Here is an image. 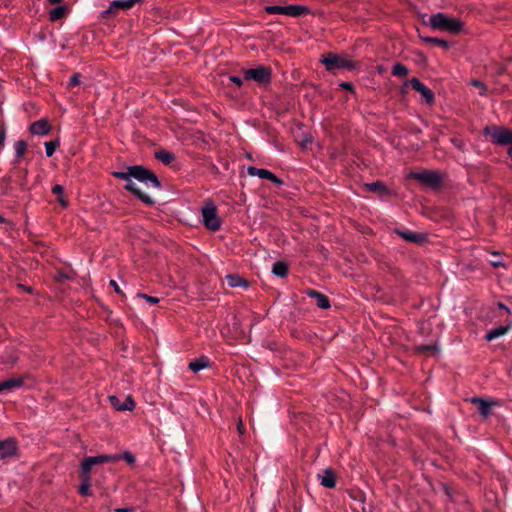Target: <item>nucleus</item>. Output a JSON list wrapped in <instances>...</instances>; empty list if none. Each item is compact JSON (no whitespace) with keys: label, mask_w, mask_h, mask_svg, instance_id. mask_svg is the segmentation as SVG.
<instances>
[{"label":"nucleus","mask_w":512,"mask_h":512,"mask_svg":"<svg viewBox=\"0 0 512 512\" xmlns=\"http://www.w3.org/2000/svg\"><path fill=\"white\" fill-rule=\"evenodd\" d=\"M112 175L125 181V190L131 192L141 202L149 206L155 204V201L148 194L142 192L132 180L135 179L146 186L151 185L160 190L162 188L161 182L153 171L141 165H132L128 166L126 171H114Z\"/></svg>","instance_id":"nucleus-1"},{"label":"nucleus","mask_w":512,"mask_h":512,"mask_svg":"<svg viewBox=\"0 0 512 512\" xmlns=\"http://www.w3.org/2000/svg\"><path fill=\"white\" fill-rule=\"evenodd\" d=\"M428 25L434 30L446 31L452 34L459 33L464 26L461 20L449 17L442 12L432 14L429 18Z\"/></svg>","instance_id":"nucleus-2"},{"label":"nucleus","mask_w":512,"mask_h":512,"mask_svg":"<svg viewBox=\"0 0 512 512\" xmlns=\"http://www.w3.org/2000/svg\"><path fill=\"white\" fill-rule=\"evenodd\" d=\"M321 63L324 64L327 71H335L341 69L354 70L357 66L356 63L349 57L334 53H327L323 55Z\"/></svg>","instance_id":"nucleus-3"},{"label":"nucleus","mask_w":512,"mask_h":512,"mask_svg":"<svg viewBox=\"0 0 512 512\" xmlns=\"http://www.w3.org/2000/svg\"><path fill=\"white\" fill-rule=\"evenodd\" d=\"M203 225L210 231H217L221 227V219L217 214V206L212 200H206L201 208Z\"/></svg>","instance_id":"nucleus-4"},{"label":"nucleus","mask_w":512,"mask_h":512,"mask_svg":"<svg viewBox=\"0 0 512 512\" xmlns=\"http://www.w3.org/2000/svg\"><path fill=\"white\" fill-rule=\"evenodd\" d=\"M268 14H282L290 17H300L309 13V8L304 5L292 4L286 6L268 5L264 7Z\"/></svg>","instance_id":"nucleus-5"},{"label":"nucleus","mask_w":512,"mask_h":512,"mask_svg":"<svg viewBox=\"0 0 512 512\" xmlns=\"http://www.w3.org/2000/svg\"><path fill=\"white\" fill-rule=\"evenodd\" d=\"M243 79L246 81L253 80L259 85H268L272 79V70L270 67L263 65L246 69L243 71Z\"/></svg>","instance_id":"nucleus-6"},{"label":"nucleus","mask_w":512,"mask_h":512,"mask_svg":"<svg viewBox=\"0 0 512 512\" xmlns=\"http://www.w3.org/2000/svg\"><path fill=\"white\" fill-rule=\"evenodd\" d=\"M121 460L119 454H101L97 456H89L83 459L80 464L81 474H90L94 465H101Z\"/></svg>","instance_id":"nucleus-7"},{"label":"nucleus","mask_w":512,"mask_h":512,"mask_svg":"<svg viewBox=\"0 0 512 512\" xmlns=\"http://www.w3.org/2000/svg\"><path fill=\"white\" fill-rule=\"evenodd\" d=\"M486 135H489L491 141L496 145L506 146L512 145V130L506 127L492 126L486 127L484 130Z\"/></svg>","instance_id":"nucleus-8"},{"label":"nucleus","mask_w":512,"mask_h":512,"mask_svg":"<svg viewBox=\"0 0 512 512\" xmlns=\"http://www.w3.org/2000/svg\"><path fill=\"white\" fill-rule=\"evenodd\" d=\"M410 177L432 188L439 187L442 183L441 175L435 171L413 172Z\"/></svg>","instance_id":"nucleus-9"},{"label":"nucleus","mask_w":512,"mask_h":512,"mask_svg":"<svg viewBox=\"0 0 512 512\" xmlns=\"http://www.w3.org/2000/svg\"><path fill=\"white\" fill-rule=\"evenodd\" d=\"M470 401L478 406L479 413L484 419H488L492 415L494 407L501 405L499 400H487L480 397H472Z\"/></svg>","instance_id":"nucleus-10"},{"label":"nucleus","mask_w":512,"mask_h":512,"mask_svg":"<svg viewBox=\"0 0 512 512\" xmlns=\"http://www.w3.org/2000/svg\"><path fill=\"white\" fill-rule=\"evenodd\" d=\"M18 445L13 437L0 440V461L12 458L17 454Z\"/></svg>","instance_id":"nucleus-11"},{"label":"nucleus","mask_w":512,"mask_h":512,"mask_svg":"<svg viewBox=\"0 0 512 512\" xmlns=\"http://www.w3.org/2000/svg\"><path fill=\"white\" fill-rule=\"evenodd\" d=\"M412 89L419 92L422 98L428 103L431 104L434 102L435 96L433 91L428 88L424 83H422L417 77H413L407 82Z\"/></svg>","instance_id":"nucleus-12"},{"label":"nucleus","mask_w":512,"mask_h":512,"mask_svg":"<svg viewBox=\"0 0 512 512\" xmlns=\"http://www.w3.org/2000/svg\"><path fill=\"white\" fill-rule=\"evenodd\" d=\"M247 173L250 176H257L261 179H266L271 181L273 184L277 186L283 185V180L277 177L274 173L271 171L264 169V168H257L255 166H248Z\"/></svg>","instance_id":"nucleus-13"},{"label":"nucleus","mask_w":512,"mask_h":512,"mask_svg":"<svg viewBox=\"0 0 512 512\" xmlns=\"http://www.w3.org/2000/svg\"><path fill=\"white\" fill-rule=\"evenodd\" d=\"M141 2H143V0H114L110 3L109 8L102 12V17L108 18V16L114 13L116 9L129 10L135 4Z\"/></svg>","instance_id":"nucleus-14"},{"label":"nucleus","mask_w":512,"mask_h":512,"mask_svg":"<svg viewBox=\"0 0 512 512\" xmlns=\"http://www.w3.org/2000/svg\"><path fill=\"white\" fill-rule=\"evenodd\" d=\"M108 399L117 411H132L135 408V401L131 395H127L123 402L115 395L109 396Z\"/></svg>","instance_id":"nucleus-15"},{"label":"nucleus","mask_w":512,"mask_h":512,"mask_svg":"<svg viewBox=\"0 0 512 512\" xmlns=\"http://www.w3.org/2000/svg\"><path fill=\"white\" fill-rule=\"evenodd\" d=\"M348 495L354 501L351 507L355 512H368L365 506V494L361 490H351Z\"/></svg>","instance_id":"nucleus-16"},{"label":"nucleus","mask_w":512,"mask_h":512,"mask_svg":"<svg viewBox=\"0 0 512 512\" xmlns=\"http://www.w3.org/2000/svg\"><path fill=\"white\" fill-rule=\"evenodd\" d=\"M51 131V125L47 119L42 118L30 125V132L34 135L45 136Z\"/></svg>","instance_id":"nucleus-17"},{"label":"nucleus","mask_w":512,"mask_h":512,"mask_svg":"<svg viewBox=\"0 0 512 512\" xmlns=\"http://www.w3.org/2000/svg\"><path fill=\"white\" fill-rule=\"evenodd\" d=\"M305 293L308 297L315 299L316 305L318 308H320V309L330 308V306H331L330 300L325 294H323L319 291H316L314 289H307L305 291Z\"/></svg>","instance_id":"nucleus-18"},{"label":"nucleus","mask_w":512,"mask_h":512,"mask_svg":"<svg viewBox=\"0 0 512 512\" xmlns=\"http://www.w3.org/2000/svg\"><path fill=\"white\" fill-rule=\"evenodd\" d=\"M395 233L399 235L402 239L405 241L411 242V243H423L426 239V236L421 233H415L411 230H400L396 229Z\"/></svg>","instance_id":"nucleus-19"},{"label":"nucleus","mask_w":512,"mask_h":512,"mask_svg":"<svg viewBox=\"0 0 512 512\" xmlns=\"http://www.w3.org/2000/svg\"><path fill=\"white\" fill-rule=\"evenodd\" d=\"M512 329V321H508L505 325H501L498 327H495L493 329H490L486 335L485 339L487 341H492L494 339H497L505 334H507Z\"/></svg>","instance_id":"nucleus-20"},{"label":"nucleus","mask_w":512,"mask_h":512,"mask_svg":"<svg viewBox=\"0 0 512 512\" xmlns=\"http://www.w3.org/2000/svg\"><path fill=\"white\" fill-rule=\"evenodd\" d=\"M365 188L372 193H376L380 196H387L391 194L389 188L385 185L384 182L377 180L371 183H366Z\"/></svg>","instance_id":"nucleus-21"},{"label":"nucleus","mask_w":512,"mask_h":512,"mask_svg":"<svg viewBox=\"0 0 512 512\" xmlns=\"http://www.w3.org/2000/svg\"><path fill=\"white\" fill-rule=\"evenodd\" d=\"M210 365V359L207 356L202 355L199 358L190 361L188 367L192 372L197 373L202 369L210 367Z\"/></svg>","instance_id":"nucleus-22"},{"label":"nucleus","mask_w":512,"mask_h":512,"mask_svg":"<svg viewBox=\"0 0 512 512\" xmlns=\"http://www.w3.org/2000/svg\"><path fill=\"white\" fill-rule=\"evenodd\" d=\"M320 484L329 489H333L336 486V476L333 470L325 469L322 475H319Z\"/></svg>","instance_id":"nucleus-23"},{"label":"nucleus","mask_w":512,"mask_h":512,"mask_svg":"<svg viewBox=\"0 0 512 512\" xmlns=\"http://www.w3.org/2000/svg\"><path fill=\"white\" fill-rule=\"evenodd\" d=\"M225 279H226L227 285L231 288H236V287L247 288L249 285L248 281L245 280L244 278H242L241 276H239L238 274H228V275H226Z\"/></svg>","instance_id":"nucleus-24"},{"label":"nucleus","mask_w":512,"mask_h":512,"mask_svg":"<svg viewBox=\"0 0 512 512\" xmlns=\"http://www.w3.org/2000/svg\"><path fill=\"white\" fill-rule=\"evenodd\" d=\"M24 384L23 378H11L5 381H2L3 391H13L22 387Z\"/></svg>","instance_id":"nucleus-25"},{"label":"nucleus","mask_w":512,"mask_h":512,"mask_svg":"<svg viewBox=\"0 0 512 512\" xmlns=\"http://www.w3.org/2000/svg\"><path fill=\"white\" fill-rule=\"evenodd\" d=\"M155 158L164 165H169L175 160V155L167 150H159L155 152Z\"/></svg>","instance_id":"nucleus-26"},{"label":"nucleus","mask_w":512,"mask_h":512,"mask_svg":"<svg viewBox=\"0 0 512 512\" xmlns=\"http://www.w3.org/2000/svg\"><path fill=\"white\" fill-rule=\"evenodd\" d=\"M272 273L280 278H284L288 274V265L284 261H276L272 266Z\"/></svg>","instance_id":"nucleus-27"},{"label":"nucleus","mask_w":512,"mask_h":512,"mask_svg":"<svg viewBox=\"0 0 512 512\" xmlns=\"http://www.w3.org/2000/svg\"><path fill=\"white\" fill-rule=\"evenodd\" d=\"M82 482L79 486V493L82 496H88L91 494L90 490V476L89 474H81Z\"/></svg>","instance_id":"nucleus-28"},{"label":"nucleus","mask_w":512,"mask_h":512,"mask_svg":"<svg viewBox=\"0 0 512 512\" xmlns=\"http://www.w3.org/2000/svg\"><path fill=\"white\" fill-rule=\"evenodd\" d=\"M15 150V162H19L20 158L25 154L27 150V142L24 140H18L14 143Z\"/></svg>","instance_id":"nucleus-29"},{"label":"nucleus","mask_w":512,"mask_h":512,"mask_svg":"<svg viewBox=\"0 0 512 512\" xmlns=\"http://www.w3.org/2000/svg\"><path fill=\"white\" fill-rule=\"evenodd\" d=\"M421 39L426 43H431L440 46L441 48L447 50L450 48V43L444 39L436 38V37H424L422 36Z\"/></svg>","instance_id":"nucleus-30"},{"label":"nucleus","mask_w":512,"mask_h":512,"mask_svg":"<svg viewBox=\"0 0 512 512\" xmlns=\"http://www.w3.org/2000/svg\"><path fill=\"white\" fill-rule=\"evenodd\" d=\"M391 73L396 77H405L408 75L409 69L402 63L397 62L393 65Z\"/></svg>","instance_id":"nucleus-31"},{"label":"nucleus","mask_w":512,"mask_h":512,"mask_svg":"<svg viewBox=\"0 0 512 512\" xmlns=\"http://www.w3.org/2000/svg\"><path fill=\"white\" fill-rule=\"evenodd\" d=\"M66 9L64 6H57L49 12V19L51 21H57L65 16Z\"/></svg>","instance_id":"nucleus-32"},{"label":"nucleus","mask_w":512,"mask_h":512,"mask_svg":"<svg viewBox=\"0 0 512 512\" xmlns=\"http://www.w3.org/2000/svg\"><path fill=\"white\" fill-rule=\"evenodd\" d=\"M52 193L58 196L57 200L61 204V206H63V207L68 206L67 200L63 197L64 187L62 185H59V184L54 185L52 187Z\"/></svg>","instance_id":"nucleus-33"},{"label":"nucleus","mask_w":512,"mask_h":512,"mask_svg":"<svg viewBox=\"0 0 512 512\" xmlns=\"http://www.w3.org/2000/svg\"><path fill=\"white\" fill-rule=\"evenodd\" d=\"M45 152H46V156L47 157H51L56 149L59 147L60 143L58 140H54V141H48V142H45Z\"/></svg>","instance_id":"nucleus-34"},{"label":"nucleus","mask_w":512,"mask_h":512,"mask_svg":"<svg viewBox=\"0 0 512 512\" xmlns=\"http://www.w3.org/2000/svg\"><path fill=\"white\" fill-rule=\"evenodd\" d=\"M437 350H438V347L436 344L415 346V352H417L419 354H426L428 352H435Z\"/></svg>","instance_id":"nucleus-35"},{"label":"nucleus","mask_w":512,"mask_h":512,"mask_svg":"<svg viewBox=\"0 0 512 512\" xmlns=\"http://www.w3.org/2000/svg\"><path fill=\"white\" fill-rule=\"evenodd\" d=\"M470 84H471L472 86H474V87L479 88V94H480L481 96H485V95H486V93H487V91H488V88H487V86H486L483 82H481L480 80L473 79V80L470 82Z\"/></svg>","instance_id":"nucleus-36"},{"label":"nucleus","mask_w":512,"mask_h":512,"mask_svg":"<svg viewBox=\"0 0 512 512\" xmlns=\"http://www.w3.org/2000/svg\"><path fill=\"white\" fill-rule=\"evenodd\" d=\"M119 455L121 459L125 460L129 464H133L135 462V456L129 451H125L123 454Z\"/></svg>","instance_id":"nucleus-37"},{"label":"nucleus","mask_w":512,"mask_h":512,"mask_svg":"<svg viewBox=\"0 0 512 512\" xmlns=\"http://www.w3.org/2000/svg\"><path fill=\"white\" fill-rule=\"evenodd\" d=\"M80 83V74L76 73L71 76L69 82H68V88H73L74 86L78 85Z\"/></svg>","instance_id":"nucleus-38"},{"label":"nucleus","mask_w":512,"mask_h":512,"mask_svg":"<svg viewBox=\"0 0 512 512\" xmlns=\"http://www.w3.org/2000/svg\"><path fill=\"white\" fill-rule=\"evenodd\" d=\"M138 296L145 299L148 303L152 305L157 304L159 302V299L157 297L149 296L144 293H139Z\"/></svg>","instance_id":"nucleus-39"},{"label":"nucleus","mask_w":512,"mask_h":512,"mask_svg":"<svg viewBox=\"0 0 512 512\" xmlns=\"http://www.w3.org/2000/svg\"><path fill=\"white\" fill-rule=\"evenodd\" d=\"M6 141V130L4 127H0V150L4 147Z\"/></svg>","instance_id":"nucleus-40"},{"label":"nucleus","mask_w":512,"mask_h":512,"mask_svg":"<svg viewBox=\"0 0 512 512\" xmlns=\"http://www.w3.org/2000/svg\"><path fill=\"white\" fill-rule=\"evenodd\" d=\"M340 87L347 91H354V86L351 82H342L340 83Z\"/></svg>","instance_id":"nucleus-41"},{"label":"nucleus","mask_w":512,"mask_h":512,"mask_svg":"<svg viewBox=\"0 0 512 512\" xmlns=\"http://www.w3.org/2000/svg\"><path fill=\"white\" fill-rule=\"evenodd\" d=\"M229 80L240 87L243 84V79L238 76H230Z\"/></svg>","instance_id":"nucleus-42"},{"label":"nucleus","mask_w":512,"mask_h":512,"mask_svg":"<svg viewBox=\"0 0 512 512\" xmlns=\"http://www.w3.org/2000/svg\"><path fill=\"white\" fill-rule=\"evenodd\" d=\"M110 286L113 287L114 291L117 293V294H123L122 290L120 289L118 283L115 281V280H110Z\"/></svg>","instance_id":"nucleus-43"},{"label":"nucleus","mask_w":512,"mask_h":512,"mask_svg":"<svg viewBox=\"0 0 512 512\" xmlns=\"http://www.w3.org/2000/svg\"><path fill=\"white\" fill-rule=\"evenodd\" d=\"M115 512H134L133 507H125V508H116Z\"/></svg>","instance_id":"nucleus-44"},{"label":"nucleus","mask_w":512,"mask_h":512,"mask_svg":"<svg viewBox=\"0 0 512 512\" xmlns=\"http://www.w3.org/2000/svg\"><path fill=\"white\" fill-rule=\"evenodd\" d=\"M497 306L499 309H503L506 311V313L510 314L511 313V310L502 302H498L497 303Z\"/></svg>","instance_id":"nucleus-45"},{"label":"nucleus","mask_w":512,"mask_h":512,"mask_svg":"<svg viewBox=\"0 0 512 512\" xmlns=\"http://www.w3.org/2000/svg\"><path fill=\"white\" fill-rule=\"evenodd\" d=\"M0 223L6 224L11 229L13 228V224L10 221L6 220L2 215H0Z\"/></svg>","instance_id":"nucleus-46"},{"label":"nucleus","mask_w":512,"mask_h":512,"mask_svg":"<svg viewBox=\"0 0 512 512\" xmlns=\"http://www.w3.org/2000/svg\"><path fill=\"white\" fill-rule=\"evenodd\" d=\"M508 156L512 159V145L508 148Z\"/></svg>","instance_id":"nucleus-47"},{"label":"nucleus","mask_w":512,"mask_h":512,"mask_svg":"<svg viewBox=\"0 0 512 512\" xmlns=\"http://www.w3.org/2000/svg\"><path fill=\"white\" fill-rule=\"evenodd\" d=\"M17 361V357H12L11 360L9 361L11 364H15Z\"/></svg>","instance_id":"nucleus-48"},{"label":"nucleus","mask_w":512,"mask_h":512,"mask_svg":"<svg viewBox=\"0 0 512 512\" xmlns=\"http://www.w3.org/2000/svg\"><path fill=\"white\" fill-rule=\"evenodd\" d=\"M50 3L52 4H56V3H59L61 2L62 0H48Z\"/></svg>","instance_id":"nucleus-49"},{"label":"nucleus","mask_w":512,"mask_h":512,"mask_svg":"<svg viewBox=\"0 0 512 512\" xmlns=\"http://www.w3.org/2000/svg\"><path fill=\"white\" fill-rule=\"evenodd\" d=\"M238 430L240 431V433H242V422L239 423Z\"/></svg>","instance_id":"nucleus-50"},{"label":"nucleus","mask_w":512,"mask_h":512,"mask_svg":"<svg viewBox=\"0 0 512 512\" xmlns=\"http://www.w3.org/2000/svg\"><path fill=\"white\" fill-rule=\"evenodd\" d=\"M500 264H501V263H500L499 261H496V262H494V263H493V265H494L495 267L499 266Z\"/></svg>","instance_id":"nucleus-51"},{"label":"nucleus","mask_w":512,"mask_h":512,"mask_svg":"<svg viewBox=\"0 0 512 512\" xmlns=\"http://www.w3.org/2000/svg\"><path fill=\"white\" fill-rule=\"evenodd\" d=\"M25 290H26L27 292H29V293L32 291V289H31L30 287H25Z\"/></svg>","instance_id":"nucleus-52"},{"label":"nucleus","mask_w":512,"mask_h":512,"mask_svg":"<svg viewBox=\"0 0 512 512\" xmlns=\"http://www.w3.org/2000/svg\"><path fill=\"white\" fill-rule=\"evenodd\" d=\"M0 392H3L2 382H0Z\"/></svg>","instance_id":"nucleus-53"}]
</instances>
